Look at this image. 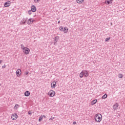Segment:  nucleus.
Returning <instances> with one entry per match:
<instances>
[{
	"label": "nucleus",
	"instance_id": "1",
	"mask_svg": "<svg viewBox=\"0 0 125 125\" xmlns=\"http://www.w3.org/2000/svg\"><path fill=\"white\" fill-rule=\"evenodd\" d=\"M95 119L96 122L97 123H100L101 121H102V115L101 114H97L95 115Z\"/></svg>",
	"mask_w": 125,
	"mask_h": 125
},
{
	"label": "nucleus",
	"instance_id": "2",
	"mask_svg": "<svg viewBox=\"0 0 125 125\" xmlns=\"http://www.w3.org/2000/svg\"><path fill=\"white\" fill-rule=\"evenodd\" d=\"M23 52L27 55V54H29V53H30V49L28 47H26L24 50H23Z\"/></svg>",
	"mask_w": 125,
	"mask_h": 125
},
{
	"label": "nucleus",
	"instance_id": "3",
	"mask_svg": "<svg viewBox=\"0 0 125 125\" xmlns=\"http://www.w3.org/2000/svg\"><path fill=\"white\" fill-rule=\"evenodd\" d=\"M49 96L51 97H53L55 95V92L53 90H51L49 92Z\"/></svg>",
	"mask_w": 125,
	"mask_h": 125
},
{
	"label": "nucleus",
	"instance_id": "4",
	"mask_svg": "<svg viewBox=\"0 0 125 125\" xmlns=\"http://www.w3.org/2000/svg\"><path fill=\"white\" fill-rule=\"evenodd\" d=\"M18 117V115H17V114L16 113H14V114H13L12 115V119L15 121V120H16V119H17V118Z\"/></svg>",
	"mask_w": 125,
	"mask_h": 125
},
{
	"label": "nucleus",
	"instance_id": "5",
	"mask_svg": "<svg viewBox=\"0 0 125 125\" xmlns=\"http://www.w3.org/2000/svg\"><path fill=\"white\" fill-rule=\"evenodd\" d=\"M118 108H119V104L118 103H116L113 105L114 111H116V110H118Z\"/></svg>",
	"mask_w": 125,
	"mask_h": 125
},
{
	"label": "nucleus",
	"instance_id": "6",
	"mask_svg": "<svg viewBox=\"0 0 125 125\" xmlns=\"http://www.w3.org/2000/svg\"><path fill=\"white\" fill-rule=\"evenodd\" d=\"M31 11H32V12H36V11H37V8H36V6L32 5L31 6Z\"/></svg>",
	"mask_w": 125,
	"mask_h": 125
},
{
	"label": "nucleus",
	"instance_id": "7",
	"mask_svg": "<svg viewBox=\"0 0 125 125\" xmlns=\"http://www.w3.org/2000/svg\"><path fill=\"white\" fill-rule=\"evenodd\" d=\"M16 74H17V77H19V76L21 75V69H18L16 71Z\"/></svg>",
	"mask_w": 125,
	"mask_h": 125
},
{
	"label": "nucleus",
	"instance_id": "8",
	"mask_svg": "<svg viewBox=\"0 0 125 125\" xmlns=\"http://www.w3.org/2000/svg\"><path fill=\"white\" fill-rule=\"evenodd\" d=\"M33 22H34V21H33V19H29L27 22V24L28 25H31V24H33Z\"/></svg>",
	"mask_w": 125,
	"mask_h": 125
},
{
	"label": "nucleus",
	"instance_id": "9",
	"mask_svg": "<svg viewBox=\"0 0 125 125\" xmlns=\"http://www.w3.org/2000/svg\"><path fill=\"white\" fill-rule=\"evenodd\" d=\"M5 7H8L10 5V1L6 2L4 4Z\"/></svg>",
	"mask_w": 125,
	"mask_h": 125
},
{
	"label": "nucleus",
	"instance_id": "10",
	"mask_svg": "<svg viewBox=\"0 0 125 125\" xmlns=\"http://www.w3.org/2000/svg\"><path fill=\"white\" fill-rule=\"evenodd\" d=\"M58 40H59V36H57L55 37L54 41H55V42H54V44L55 45V43H56V42H58Z\"/></svg>",
	"mask_w": 125,
	"mask_h": 125
},
{
	"label": "nucleus",
	"instance_id": "11",
	"mask_svg": "<svg viewBox=\"0 0 125 125\" xmlns=\"http://www.w3.org/2000/svg\"><path fill=\"white\" fill-rule=\"evenodd\" d=\"M51 87H53V88H55V87L56 86V82H53L51 83Z\"/></svg>",
	"mask_w": 125,
	"mask_h": 125
},
{
	"label": "nucleus",
	"instance_id": "12",
	"mask_svg": "<svg viewBox=\"0 0 125 125\" xmlns=\"http://www.w3.org/2000/svg\"><path fill=\"white\" fill-rule=\"evenodd\" d=\"M83 74L84 77H88V72L86 71H83Z\"/></svg>",
	"mask_w": 125,
	"mask_h": 125
},
{
	"label": "nucleus",
	"instance_id": "13",
	"mask_svg": "<svg viewBox=\"0 0 125 125\" xmlns=\"http://www.w3.org/2000/svg\"><path fill=\"white\" fill-rule=\"evenodd\" d=\"M30 94V93L29 91H26L24 93V95H25V96H26V97L29 96Z\"/></svg>",
	"mask_w": 125,
	"mask_h": 125
},
{
	"label": "nucleus",
	"instance_id": "14",
	"mask_svg": "<svg viewBox=\"0 0 125 125\" xmlns=\"http://www.w3.org/2000/svg\"><path fill=\"white\" fill-rule=\"evenodd\" d=\"M63 32H64V33L65 34H66V33L68 32V27H65L63 28Z\"/></svg>",
	"mask_w": 125,
	"mask_h": 125
},
{
	"label": "nucleus",
	"instance_id": "15",
	"mask_svg": "<svg viewBox=\"0 0 125 125\" xmlns=\"http://www.w3.org/2000/svg\"><path fill=\"white\" fill-rule=\"evenodd\" d=\"M112 1H113V0H105V2H107V4H110V3H112Z\"/></svg>",
	"mask_w": 125,
	"mask_h": 125
},
{
	"label": "nucleus",
	"instance_id": "16",
	"mask_svg": "<svg viewBox=\"0 0 125 125\" xmlns=\"http://www.w3.org/2000/svg\"><path fill=\"white\" fill-rule=\"evenodd\" d=\"M97 102V100H94L92 102H91V105H94V104H96V103Z\"/></svg>",
	"mask_w": 125,
	"mask_h": 125
},
{
	"label": "nucleus",
	"instance_id": "17",
	"mask_svg": "<svg viewBox=\"0 0 125 125\" xmlns=\"http://www.w3.org/2000/svg\"><path fill=\"white\" fill-rule=\"evenodd\" d=\"M27 21V19H22V20H21V22H22V24H25V23H26V21Z\"/></svg>",
	"mask_w": 125,
	"mask_h": 125
},
{
	"label": "nucleus",
	"instance_id": "18",
	"mask_svg": "<svg viewBox=\"0 0 125 125\" xmlns=\"http://www.w3.org/2000/svg\"><path fill=\"white\" fill-rule=\"evenodd\" d=\"M77 3H82L83 2V0H76Z\"/></svg>",
	"mask_w": 125,
	"mask_h": 125
},
{
	"label": "nucleus",
	"instance_id": "19",
	"mask_svg": "<svg viewBox=\"0 0 125 125\" xmlns=\"http://www.w3.org/2000/svg\"><path fill=\"white\" fill-rule=\"evenodd\" d=\"M21 49H22V50H24V49H25V48H26V47L24 46V45L23 44H21Z\"/></svg>",
	"mask_w": 125,
	"mask_h": 125
},
{
	"label": "nucleus",
	"instance_id": "20",
	"mask_svg": "<svg viewBox=\"0 0 125 125\" xmlns=\"http://www.w3.org/2000/svg\"><path fill=\"white\" fill-rule=\"evenodd\" d=\"M83 71H82L80 74V78H83Z\"/></svg>",
	"mask_w": 125,
	"mask_h": 125
},
{
	"label": "nucleus",
	"instance_id": "21",
	"mask_svg": "<svg viewBox=\"0 0 125 125\" xmlns=\"http://www.w3.org/2000/svg\"><path fill=\"white\" fill-rule=\"evenodd\" d=\"M118 77L120 79H123V77H124V75H123L122 74H119L118 75Z\"/></svg>",
	"mask_w": 125,
	"mask_h": 125
},
{
	"label": "nucleus",
	"instance_id": "22",
	"mask_svg": "<svg viewBox=\"0 0 125 125\" xmlns=\"http://www.w3.org/2000/svg\"><path fill=\"white\" fill-rule=\"evenodd\" d=\"M107 98V94H104V96L102 97L103 99H105Z\"/></svg>",
	"mask_w": 125,
	"mask_h": 125
},
{
	"label": "nucleus",
	"instance_id": "23",
	"mask_svg": "<svg viewBox=\"0 0 125 125\" xmlns=\"http://www.w3.org/2000/svg\"><path fill=\"white\" fill-rule=\"evenodd\" d=\"M60 31H63L64 30V27H63V26L60 27Z\"/></svg>",
	"mask_w": 125,
	"mask_h": 125
},
{
	"label": "nucleus",
	"instance_id": "24",
	"mask_svg": "<svg viewBox=\"0 0 125 125\" xmlns=\"http://www.w3.org/2000/svg\"><path fill=\"white\" fill-rule=\"evenodd\" d=\"M110 39H111L110 37L108 38H106L105 41V42H108V41H110Z\"/></svg>",
	"mask_w": 125,
	"mask_h": 125
},
{
	"label": "nucleus",
	"instance_id": "25",
	"mask_svg": "<svg viewBox=\"0 0 125 125\" xmlns=\"http://www.w3.org/2000/svg\"><path fill=\"white\" fill-rule=\"evenodd\" d=\"M42 117L41 116V117L39 118V122H42Z\"/></svg>",
	"mask_w": 125,
	"mask_h": 125
},
{
	"label": "nucleus",
	"instance_id": "26",
	"mask_svg": "<svg viewBox=\"0 0 125 125\" xmlns=\"http://www.w3.org/2000/svg\"><path fill=\"white\" fill-rule=\"evenodd\" d=\"M55 119V117H51L49 119V121H53Z\"/></svg>",
	"mask_w": 125,
	"mask_h": 125
},
{
	"label": "nucleus",
	"instance_id": "27",
	"mask_svg": "<svg viewBox=\"0 0 125 125\" xmlns=\"http://www.w3.org/2000/svg\"><path fill=\"white\" fill-rule=\"evenodd\" d=\"M18 106H19V105L16 104L15 105V109H17V108H18L17 107H18Z\"/></svg>",
	"mask_w": 125,
	"mask_h": 125
},
{
	"label": "nucleus",
	"instance_id": "28",
	"mask_svg": "<svg viewBox=\"0 0 125 125\" xmlns=\"http://www.w3.org/2000/svg\"><path fill=\"white\" fill-rule=\"evenodd\" d=\"M28 14H29V15H31V14H32V11L29 10V11H28Z\"/></svg>",
	"mask_w": 125,
	"mask_h": 125
},
{
	"label": "nucleus",
	"instance_id": "29",
	"mask_svg": "<svg viewBox=\"0 0 125 125\" xmlns=\"http://www.w3.org/2000/svg\"><path fill=\"white\" fill-rule=\"evenodd\" d=\"M39 1H40V0H34V2L36 3L39 2Z\"/></svg>",
	"mask_w": 125,
	"mask_h": 125
},
{
	"label": "nucleus",
	"instance_id": "30",
	"mask_svg": "<svg viewBox=\"0 0 125 125\" xmlns=\"http://www.w3.org/2000/svg\"><path fill=\"white\" fill-rule=\"evenodd\" d=\"M5 67H6L5 64H4V65H3L2 66V69H4V68H5Z\"/></svg>",
	"mask_w": 125,
	"mask_h": 125
},
{
	"label": "nucleus",
	"instance_id": "31",
	"mask_svg": "<svg viewBox=\"0 0 125 125\" xmlns=\"http://www.w3.org/2000/svg\"><path fill=\"white\" fill-rule=\"evenodd\" d=\"M28 74H29V72L26 71V72H25V75H28Z\"/></svg>",
	"mask_w": 125,
	"mask_h": 125
},
{
	"label": "nucleus",
	"instance_id": "32",
	"mask_svg": "<svg viewBox=\"0 0 125 125\" xmlns=\"http://www.w3.org/2000/svg\"><path fill=\"white\" fill-rule=\"evenodd\" d=\"M76 124H77V122H73V125H76Z\"/></svg>",
	"mask_w": 125,
	"mask_h": 125
},
{
	"label": "nucleus",
	"instance_id": "33",
	"mask_svg": "<svg viewBox=\"0 0 125 125\" xmlns=\"http://www.w3.org/2000/svg\"><path fill=\"white\" fill-rule=\"evenodd\" d=\"M42 117L45 118H46V117L45 115H43Z\"/></svg>",
	"mask_w": 125,
	"mask_h": 125
},
{
	"label": "nucleus",
	"instance_id": "34",
	"mask_svg": "<svg viewBox=\"0 0 125 125\" xmlns=\"http://www.w3.org/2000/svg\"><path fill=\"white\" fill-rule=\"evenodd\" d=\"M1 62H2V60H0V63H1Z\"/></svg>",
	"mask_w": 125,
	"mask_h": 125
},
{
	"label": "nucleus",
	"instance_id": "35",
	"mask_svg": "<svg viewBox=\"0 0 125 125\" xmlns=\"http://www.w3.org/2000/svg\"><path fill=\"white\" fill-rule=\"evenodd\" d=\"M28 114H29V115H30V114H31L30 112H28Z\"/></svg>",
	"mask_w": 125,
	"mask_h": 125
},
{
	"label": "nucleus",
	"instance_id": "36",
	"mask_svg": "<svg viewBox=\"0 0 125 125\" xmlns=\"http://www.w3.org/2000/svg\"><path fill=\"white\" fill-rule=\"evenodd\" d=\"M58 23H60V21H58Z\"/></svg>",
	"mask_w": 125,
	"mask_h": 125
}]
</instances>
